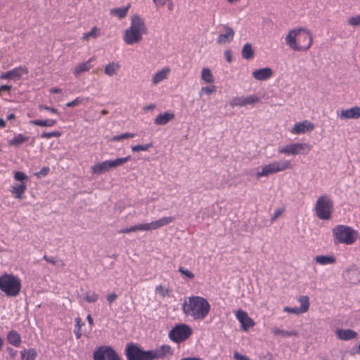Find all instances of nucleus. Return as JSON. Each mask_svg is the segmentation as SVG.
<instances>
[{
	"instance_id": "nucleus-10",
	"label": "nucleus",
	"mask_w": 360,
	"mask_h": 360,
	"mask_svg": "<svg viewBox=\"0 0 360 360\" xmlns=\"http://www.w3.org/2000/svg\"><path fill=\"white\" fill-rule=\"evenodd\" d=\"M15 183L11 186V193L16 199H22L27 190V184L28 176L22 172H15L13 174Z\"/></svg>"
},
{
	"instance_id": "nucleus-12",
	"label": "nucleus",
	"mask_w": 360,
	"mask_h": 360,
	"mask_svg": "<svg viewBox=\"0 0 360 360\" xmlns=\"http://www.w3.org/2000/svg\"><path fill=\"white\" fill-rule=\"evenodd\" d=\"M260 98L255 94H250L247 96H235L230 101V105L232 108L245 107L247 105H254L259 103Z\"/></svg>"
},
{
	"instance_id": "nucleus-50",
	"label": "nucleus",
	"mask_w": 360,
	"mask_h": 360,
	"mask_svg": "<svg viewBox=\"0 0 360 360\" xmlns=\"http://www.w3.org/2000/svg\"><path fill=\"white\" fill-rule=\"evenodd\" d=\"M283 310L284 312H286L288 314H295V315L300 314V313L298 310V308L297 307H285Z\"/></svg>"
},
{
	"instance_id": "nucleus-25",
	"label": "nucleus",
	"mask_w": 360,
	"mask_h": 360,
	"mask_svg": "<svg viewBox=\"0 0 360 360\" xmlns=\"http://www.w3.org/2000/svg\"><path fill=\"white\" fill-rule=\"evenodd\" d=\"M129 8L130 4H127L122 7L113 8L110 10V15L119 20H122L127 15Z\"/></svg>"
},
{
	"instance_id": "nucleus-59",
	"label": "nucleus",
	"mask_w": 360,
	"mask_h": 360,
	"mask_svg": "<svg viewBox=\"0 0 360 360\" xmlns=\"http://www.w3.org/2000/svg\"><path fill=\"white\" fill-rule=\"evenodd\" d=\"M155 108V105L153 104V103H150L149 105H146L144 108H143V110L145 111H150V110H153L154 108Z\"/></svg>"
},
{
	"instance_id": "nucleus-63",
	"label": "nucleus",
	"mask_w": 360,
	"mask_h": 360,
	"mask_svg": "<svg viewBox=\"0 0 360 360\" xmlns=\"http://www.w3.org/2000/svg\"><path fill=\"white\" fill-rule=\"evenodd\" d=\"M44 258L48 262L51 263V264H55V261L53 259L48 258L46 256H44Z\"/></svg>"
},
{
	"instance_id": "nucleus-57",
	"label": "nucleus",
	"mask_w": 360,
	"mask_h": 360,
	"mask_svg": "<svg viewBox=\"0 0 360 360\" xmlns=\"http://www.w3.org/2000/svg\"><path fill=\"white\" fill-rule=\"evenodd\" d=\"M117 297L115 293H110L107 296V300L110 303L113 302Z\"/></svg>"
},
{
	"instance_id": "nucleus-17",
	"label": "nucleus",
	"mask_w": 360,
	"mask_h": 360,
	"mask_svg": "<svg viewBox=\"0 0 360 360\" xmlns=\"http://www.w3.org/2000/svg\"><path fill=\"white\" fill-rule=\"evenodd\" d=\"M28 72L27 68L22 66L16 67L9 71L2 72L0 75L1 79L15 80L21 78Z\"/></svg>"
},
{
	"instance_id": "nucleus-31",
	"label": "nucleus",
	"mask_w": 360,
	"mask_h": 360,
	"mask_svg": "<svg viewBox=\"0 0 360 360\" xmlns=\"http://www.w3.org/2000/svg\"><path fill=\"white\" fill-rule=\"evenodd\" d=\"M241 55L244 59L251 60L254 58L255 51L250 43H245L241 49Z\"/></svg>"
},
{
	"instance_id": "nucleus-29",
	"label": "nucleus",
	"mask_w": 360,
	"mask_h": 360,
	"mask_svg": "<svg viewBox=\"0 0 360 360\" xmlns=\"http://www.w3.org/2000/svg\"><path fill=\"white\" fill-rule=\"evenodd\" d=\"M297 302L300 304L297 308L300 314L307 312L310 306L309 297L307 295H301L298 297Z\"/></svg>"
},
{
	"instance_id": "nucleus-46",
	"label": "nucleus",
	"mask_w": 360,
	"mask_h": 360,
	"mask_svg": "<svg viewBox=\"0 0 360 360\" xmlns=\"http://www.w3.org/2000/svg\"><path fill=\"white\" fill-rule=\"evenodd\" d=\"M61 133L58 131H53L51 132H44L41 134V137L43 139H50L51 137H60Z\"/></svg>"
},
{
	"instance_id": "nucleus-55",
	"label": "nucleus",
	"mask_w": 360,
	"mask_h": 360,
	"mask_svg": "<svg viewBox=\"0 0 360 360\" xmlns=\"http://www.w3.org/2000/svg\"><path fill=\"white\" fill-rule=\"evenodd\" d=\"M233 358L235 360H250L248 356L243 355L238 352H235L233 353Z\"/></svg>"
},
{
	"instance_id": "nucleus-8",
	"label": "nucleus",
	"mask_w": 360,
	"mask_h": 360,
	"mask_svg": "<svg viewBox=\"0 0 360 360\" xmlns=\"http://www.w3.org/2000/svg\"><path fill=\"white\" fill-rule=\"evenodd\" d=\"M317 217L322 220H329L333 214V202L327 195H323L318 198L314 207Z\"/></svg>"
},
{
	"instance_id": "nucleus-51",
	"label": "nucleus",
	"mask_w": 360,
	"mask_h": 360,
	"mask_svg": "<svg viewBox=\"0 0 360 360\" xmlns=\"http://www.w3.org/2000/svg\"><path fill=\"white\" fill-rule=\"evenodd\" d=\"M85 299L89 302H95L98 299V295L94 292L86 294Z\"/></svg>"
},
{
	"instance_id": "nucleus-47",
	"label": "nucleus",
	"mask_w": 360,
	"mask_h": 360,
	"mask_svg": "<svg viewBox=\"0 0 360 360\" xmlns=\"http://www.w3.org/2000/svg\"><path fill=\"white\" fill-rule=\"evenodd\" d=\"M136 231H152L150 223H143L136 224Z\"/></svg>"
},
{
	"instance_id": "nucleus-32",
	"label": "nucleus",
	"mask_w": 360,
	"mask_h": 360,
	"mask_svg": "<svg viewBox=\"0 0 360 360\" xmlns=\"http://www.w3.org/2000/svg\"><path fill=\"white\" fill-rule=\"evenodd\" d=\"M91 171L92 174H96V175H99V174L108 172V169L105 160H104L101 162L96 163L95 165H94L91 167Z\"/></svg>"
},
{
	"instance_id": "nucleus-28",
	"label": "nucleus",
	"mask_w": 360,
	"mask_h": 360,
	"mask_svg": "<svg viewBox=\"0 0 360 360\" xmlns=\"http://www.w3.org/2000/svg\"><path fill=\"white\" fill-rule=\"evenodd\" d=\"M130 160V156H127L124 158H117L114 160H106V164L108 169V171L112 169H115L118 167L122 166L127 161Z\"/></svg>"
},
{
	"instance_id": "nucleus-1",
	"label": "nucleus",
	"mask_w": 360,
	"mask_h": 360,
	"mask_svg": "<svg viewBox=\"0 0 360 360\" xmlns=\"http://www.w3.org/2000/svg\"><path fill=\"white\" fill-rule=\"evenodd\" d=\"M172 349L169 345H163L154 349L145 350L138 344L128 343L124 349L127 360H155L171 356Z\"/></svg>"
},
{
	"instance_id": "nucleus-39",
	"label": "nucleus",
	"mask_w": 360,
	"mask_h": 360,
	"mask_svg": "<svg viewBox=\"0 0 360 360\" xmlns=\"http://www.w3.org/2000/svg\"><path fill=\"white\" fill-rule=\"evenodd\" d=\"M337 338H356L357 333L351 329H338L335 332Z\"/></svg>"
},
{
	"instance_id": "nucleus-15",
	"label": "nucleus",
	"mask_w": 360,
	"mask_h": 360,
	"mask_svg": "<svg viewBox=\"0 0 360 360\" xmlns=\"http://www.w3.org/2000/svg\"><path fill=\"white\" fill-rule=\"evenodd\" d=\"M315 128V125L311 121L304 120L294 124L290 132L292 134H304L312 131Z\"/></svg>"
},
{
	"instance_id": "nucleus-58",
	"label": "nucleus",
	"mask_w": 360,
	"mask_h": 360,
	"mask_svg": "<svg viewBox=\"0 0 360 360\" xmlns=\"http://www.w3.org/2000/svg\"><path fill=\"white\" fill-rule=\"evenodd\" d=\"M11 89V86L10 85H2L0 86V95H2L3 93L6 91H10Z\"/></svg>"
},
{
	"instance_id": "nucleus-24",
	"label": "nucleus",
	"mask_w": 360,
	"mask_h": 360,
	"mask_svg": "<svg viewBox=\"0 0 360 360\" xmlns=\"http://www.w3.org/2000/svg\"><path fill=\"white\" fill-rule=\"evenodd\" d=\"M315 262L321 266L333 264L336 262V257L333 254L319 255L314 257Z\"/></svg>"
},
{
	"instance_id": "nucleus-6",
	"label": "nucleus",
	"mask_w": 360,
	"mask_h": 360,
	"mask_svg": "<svg viewBox=\"0 0 360 360\" xmlns=\"http://www.w3.org/2000/svg\"><path fill=\"white\" fill-rule=\"evenodd\" d=\"M332 236L335 244L352 245L356 240L358 233L351 226L338 224L333 228Z\"/></svg>"
},
{
	"instance_id": "nucleus-18",
	"label": "nucleus",
	"mask_w": 360,
	"mask_h": 360,
	"mask_svg": "<svg viewBox=\"0 0 360 360\" xmlns=\"http://www.w3.org/2000/svg\"><path fill=\"white\" fill-rule=\"evenodd\" d=\"M234 36L235 32L233 29L228 25H224L223 31L217 37L216 42L221 46L226 45L233 41Z\"/></svg>"
},
{
	"instance_id": "nucleus-19",
	"label": "nucleus",
	"mask_w": 360,
	"mask_h": 360,
	"mask_svg": "<svg viewBox=\"0 0 360 360\" xmlns=\"http://www.w3.org/2000/svg\"><path fill=\"white\" fill-rule=\"evenodd\" d=\"M192 329L186 324L181 323L174 326L169 333V338H188Z\"/></svg>"
},
{
	"instance_id": "nucleus-64",
	"label": "nucleus",
	"mask_w": 360,
	"mask_h": 360,
	"mask_svg": "<svg viewBox=\"0 0 360 360\" xmlns=\"http://www.w3.org/2000/svg\"><path fill=\"white\" fill-rule=\"evenodd\" d=\"M86 319H87L90 325H92V323H93V319L91 318V316L90 315L87 316Z\"/></svg>"
},
{
	"instance_id": "nucleus-44",
	"label": "nucleus",
	"mask_w": 360,
	"mask_h": 360,
	"mask_svg": "<svg viewBox=\"0 0 360 360\" xmlns=\"http://www.w3.org/2000/svg\"><path fill=\"white\" fill-rule=\"evenodd\" d=\"M347 23L352 27L360 26V13L347 19Z\"/></svg>"
},
{
	"instance_id": "nucleus-60",
	"label": "nucleus",
	"mask_w": 360,
	"mask_h": 360,
	"mask_svg": "<svg viewBox=\"0 0 360 360\" xmlns=\"http://www.w3.org/2000/svg\"><path fill=\"white\" fill-rule=\"evenodd\" d=\"M10 343L14 346H18L20 344V339H9Z\"/></svg>"
},
{
	"instance_id": "nucleus-14",
	"label": "nucleus",
	"mask_w": 360,
	"mask_h": 360,
	"mask_svg": "<svg viewBox=\"0 0 360 360\" xmlns=\"http://www.w3.org/2000/svg\"><path fill=\"white\" fill-rule=\"evenodd\" d=\"M235 316L236 319L240 323L241 329H243V330H248L255 324V321L252 318L250 317L248 314L242 309H238L235 312Z\"/></svg>"
},
{
	"instance_id": "nucleus-23",
	"label": "nucleus",
	"mask_w": 360,
	"mask_h": 360,
	"mask_svg": "<svg viewBox=\"0 0 360 360\" xmlns=\"http://www.w3.org/2000/svg\"><path fill=\"white\" fill-rule=\"evenodd\" d=\"M175 117V114L171 110L165 111L156 116L154 123L156 125H165Z\"/></svg>"
},
{
	"instance_id": "nucleus-34",
	"label": "nucleus",
	"mask_w": 360,
	"mask_h": 360,
	"mask_svg": "<svg viewBox=\"0 0 360 360\" xmlns=\"http://www.w3.org/2000/svg\"><path fill=\"white\" fill-rule=\"evenodd\" d=\"M29 137L24 136L22 134H18L15 135L13 139L8 141V145L12 146L18 147L22 145L23 143L27 141Z\"/></svg>"
},
{
	"instance_id": "nucleus-11",
	"label": "nucleus",
	"mask_w": 360,
	"mask_h": 360,
	"mask_svg": "<svg viewBox=\"0 0 360 360\" xmlns=\"http://www.w3.org/2000/svg\"><path fill=\"white\" fill-rule=\"evenodd\" d=\"M93 359L94 360H122L118 352L108 345L96 347L93 353Z\"/></svg>"
},
{
	"instance_id": "nucleus-42",
	"label": "nucleus",
	"mask_w": 360,
	"mask_h": 360,
	"mask_svg": "<svg viewBox=\"0 0 360 360\" xmlns=\"http://www.w3.org/2000/svg\"><path fill=\"white\" fill-rule=\"evenodd\" d=\"M178 270L179 272L184 278L191 280L195 277L194 274L191 271L185 267L179 266Z\"/></svg>"
},
{
	"instance_id": "nucleus-3",
	"label": "nucleus",
	"mask_w": 360,
	"mask_h": 360,
	"mask_svg": "<svg viewBox=\"0 0 360 360\" xmlns=\"http://www.w3.org/2000/svg\"><path fill=\"white\" fill-rule=\"evenodd\" d=\"M184 314L193 320H203L209 314L211 305L203 297L193 295L186 297L181 306Z\"/></svg>"
},
{
	"instance_id": "nucleus-41",
	"label": "nucleus",
	"mask_w": 360,
	"mask_h": 360,
	"mask_svg": "<svg viewBox=\"0 0 360 360\" xmlns=\"http://www.w3.org/2000/svg\"><path fill=\"white\" fill-rule=\"evenodd\" d=\"M133 137H134V134L129 133V132H126V133H123V134H122L120 135H117V136H112L110 139V141H113V142H116V141H122L124 139H131Z\"/></svg>"
},
{
	"instance_id": "nucleus-53",
	"label": "nucleus",
	"mask_w": 360,
	"mask_h": 360,
	"mask_svg": "<svg viewBox=\"0 0 360 360\" xmlns=\"http://www.w3.org/2000/svg\"><path fill=\"white\" fill-rule=\"evenodd\" d=\"M49 167H44L39 172H37L35 175L38 177L45 176L49 174Z\"/></svg>"
},
{
	"instance_id": "nucleus-36",
	"label": "nucleus",
	"mask_w": 360,
	"mask_h": 360,
	"mask_svg": "<svg viewBox=\"0 0 360 360\" xmlns=\"http://www.w3.org/2000/svg\"><path fill=\"white\" fill-rule=\"evenodd\" d=\"M155 9L158 10L167 6L168 10H173L174 4L172 0H152Z\"/></svg>"
},
{
	"instance_id": "nucleus-38",
	"label": "nucleus",
	"mask_w": 360,
	"mask_h": 360,
	"mask_svg": "<svg viewBox=\"0 0 360 360\" xmlns=\"http://www.w3.org/2000/svg\"><path fill=\"white\" fill-rule=\"evenodd\" d=\"M217 91V86L214 84H207V86H202L198 92L200 96H210L215 94Z\"/></svg>"
},
{
	"instance_id": "nucleus-43",
	"label": "nucleus",
	"mask_w": 360,
	"mask_h": 360,
	"mask_svg": "<svg viewBox=\"0 0 360 360\" xmlns=\"http://www.w3.org/2000/svg\"><path fill=\"white\" fill-rule=\"evenodd\" d=\"M152 146H153L152 143H149L143 144V145H136V146H131V150L134 153L139 152V151H146L150 148H151Z\"/></svg>"
},
{
	"instance_id": "nucleus-22",
	"label": "nucleus",
	"mask_w": 360,
	"mask_h": 360,
	"mask_svg": "<svg viewBox=\"0 0 360 360\" xmlns=\"http://www.w3.org/2000/svg\"><path fill=\"white\" fill-rule=\"evenodd\" d=\"M94 60V57H91L87 60L77 64L72 70L74 75L77 77L82 73L89 72L92 68L91 63Z\"/></svg>"
},
{
	"instance_id": "nucleus-35",
	"label": "nucleus",
	"mask_w": 360,
	"mask_h": 360,
	"mask_svg": "<svg viewBox=\"0 0 360 360\" xmlns=\"http://www.w3.org/2000/svg\"><path fill=\"white\" fill-rule=\"evenodd\" d=\"M101 35V28L94 26L89 32H85L82 34V39L84 41H88L91 38L96 39Z\"/></svg>"
},
{
	"instance_id": "nucleus-9",
	"label": "nucleus",
	"mask_w": 360,
	"mask_h": 360,
	"mask_svg": "<svg viewBox=\"0 0 360 360\" xmlns=\"http://www.w3.org/2000/svg\"><path fill=\"white\" fill-rule=\"evenodd\" d=\"M311 150V146L304 142H294L280 147L278 150V153L296 156L298 155H306Z\"/></svg>"
},
{
	"instance_id": "nucleus-37",
	"label": "nucleus",
	"mask_w": 360,
	"mask_h": 360,
	"mask_svg": "<svg viewBox=\"0 0 360 360\" xmlns=\"http://www.w3.org/2000/svg\"><path fill=\"white\" fill-rule=\"evenodd\" d=\"M155 293L160 297L165 299L170 296L171 290L165 285H158L155 288Z\"/></svg>"
},
{
	"instance_id": "nucleus-61",
	"label": "nucleus",
	"mask_w": 360,
	"mask_h": 360,
	"mask_svg": "<svg viewBox=\"0 0 360 360\" xmlns=\"http://www.w3.org/2000/svg\"><path fill=\"white\" fill-rule=\"evenodd\" d=\"M49 91L51 94H60L62 92V89L57 87L51 88Z\"/></svg>"
},
{
	"instance_id": "nucleus-62",
	"label": "nucleus",
	"mask_w": 360,
	"mask_h": 360,
	"mask_svg": "<svg viewBox=\"0 0 360 360\" xmlns=\"http://www.w3.org/2000/svg\"><path fill=\"white\" fill-rule=\"evenodd\" d=\"M18 335L15 332L11 331L9 333L7 338H18Z\"/></svg>"
},
{
	"instance_id": "nucleus-20",
	"label": "nucleus",
	"mask_w": 360,
	"mask_h": 360,
	"mask_svg": "<svg viewBox=\"0 0 360 360\" xmlns=\"http://www.w3.org/2000/svg\"><path fill=\"white\" fill-rule=\"evenodd\" d=\"M274 75L273 70L269 67L255 69L252 72V77L257 81H266Z\"/></svg>"
},
{
	"instance_id": "nucleus-45",
	"label": "nucleus",
	"mask_w": 360,
	"mask_h": 360,
	"mask_svg": "<svg viewBox=\"0 0 360 360\" xmlns=\"http://www.w3.org/2000/svg\"><path fill=\"white\" fill-rule=\"evenodd\" d=\"M273 335H281V336H292V335H296L294 333H289L285 330H282L279 328H274L272 329Z\"/></svg>"
},
{
	"instance_id": "nucleus-52",
	"label": "nucleus",
	"mask_w": 360,
	"mask_h": 360,
	"mask_svg": "<svg viewBox=\"0 0 360 360\" xmlns=\"http://www.w3.org/2000/svg\"><path fill=\"white\" fill-rule=\"evenodd\" d=\"M224 58L228 63H231L233 60V53L231 49H226L224 52Z\"/></svg>"
},
{
	"instance_id": "nucleus-7",
	"label": "nucleus",
	"mask_w": 360,
	"mask_h": 360,
	"mask_svg": "<svg viewBox=\"0 0 360 360\" xmlns=\"http://www.w3.org/2000/svg\"><path fill=\"white\" fill-rule=\"evenodd\" d=\"M292 167L288 160H274L257 169L255 178L259 179L262 177H268L276 173H279Z\"/></svg>"
},
{
	"instance_id": "nucleus-26",
	"label": "nucleus",
	"mask_w": 360,
	"mask_h": 360,
	"mask_svg": "<svg viewBox=\"0 0 360 360\" xmlns=\"http://www.w3.org/2000/svg\"><path fill=\"white\" fill-rule=\"evenodd\" d=\"M174 221V217H163L155 221L150 222L151 230H155L167 226L170 223Z\"/></svg>"
},
{
	"instance_id": "nucleus-56",
	"label": "nucleus",
	"mask_w": 360,
	"mask_h": 360,
	"mask_svg": "<svg viewBox=\"0 0 360 360\" xmlns=\"http://www.w3.org/2000/svg\"><path fill=\"white\" fill-rule=\"evenodd\" d=\"M136 225L125 228L120 231V232L122 233H128L136 232Z\"/></svg>"
},
{
	"instance_id": "nucleus-5",
	"label": "nucleus",
	"mask_w": 360,
	"mask_h": 360,
	"mask_svg": "<svg viewBox=\"0 0 360 360\" xmlns=\"http://www.w3.org/2000/svg\"><path fill=\"white\" fill-rule=\"evenodd\" d=\"M22 288L21 281L18 276L4 273L0 276V290L7 297L18 296Z\"/></svg>"
},
{
	"instance_id": "nucleus-4",
	"label": "nucleus",
	"mask_w": 360,
	"mask_h": 360,
	"mask_svg": "<svg viewBox=\"0 0 360 360\" xmlns=\"http://www.w3.org/2000/svg\"><path fill=\"white\" fill-rule=\"evenodd\" d=\"M148 28L145 20L138 14L130 18V22L122 34L124 43L128 46L138 44L142 41L143 36L147 34Z\"/></svg>"
},
{
	"instance_id": "nucleus-16",
	"label": "nucleus",
	"mask_w": 360,
	"mask_h": 360,
	"mask_svg": "<svg viewBox=\"0 0 360 360\" xmlns=\"http://www.w3.org/2000/svg\"><path fill=\"white\" fill-rule=\"evenodd\" d=\"M341 120H358L360 118V107L354 105L340 110L338 114Z\"/></svg>"
},
{
	"instance_id": "nucleus-27",
	"label": "nucleus",
	"mask_w": 360,
	"mask_h": 360,
	"mask_svg": "<svg viewBox=\"0 0 360 360\" xmlns=\"http://www.w3.org/2000/svg\"><path fill=\"white\" fill-rule=\"evenodd\" d=\"M200 79L203 84H214V77L210 68L207 67L202 68L200 72Z\"/></svg>"
},
{
	"instance_id": "nucleus-49",
	"label": "nucleus",
	"mask_w": 360,
	"mask_h": 360,
	"mask_svg": "<svg viewBox=\"0 0 360 360\" xmlns=\"http://www.w3.org/2000/svg\"><path fill=\"white\" fill-rule=\"evenodd\" d=\"M84 99L83 98H81V97H77L76 98L75 100L70 101V102H68L65 104V105L67 107H73V106H76V105H79L80 103H82L83 102Z\"/></svg>"
},
{
	"instance_id": "nucleus-2",
	"label": "nucleus",
	"mask_w": 360,
	"mask_h": 360,
	"mask_svg": "<svg viewBox=\"0 0 360 360\" xmlns=\"http://www.w3.org/2000/svg\"><path fill=\"white\" fill-rule=\"evenodd\" d=\"M313 41L311 32L304 27H295L289 30L285 37L286 46L296 52L308 51L311 47Z\"/></svg>"
},
{
	"instance_id": "nucleus-40",
	"label": "nucleus",
	"mask_w": 360,
	"mask_h": 360,
	"mask_svg": "<svg viewBox=\"0 0 360 360\" xmlns=\"http://www.w3.org/2000/svg\"><path fill=\"white\" fill-rule=\"evenodd\" d=\"M20 354L25 360H35L37 356V352L34 349H25L21 351Z\"/></svg>"
},
{
	"instance_id": "nucleus-13",
	"label": "nucleus",
	"mask_w": 360,
	"mask_h": 360,
	"mask_svg": "<svg viewBox=\"0 0 360 360\" xmlns=\"http://www.w3.org/2000/svg\"><path fill=\"white\" fill-rule=\"evenodd\" d=\"M171 74V68L168 66L162 67L155 71L150 77V84L157 86L166 82Z\"/></svg>"
},
{
	"instance_id": "nucleus-54",
	"label": "nucleus",
	"mask_w": 360,
	"mask_h": 360,
	"mask_svg": "<svg viewBox=\"0 0 360 360\" xmlns=\"http://www.w3.org/2000/svg\"><path fill=\"white\" fill-rule=\"evenodd\" d=\"M283 212V209H281V208L276 209L274 211V212L271 217V221H274L278 217H279L282 214Z\"/></svg>"
},
{
	"instance_id": "nucleus-33",
	"label": "nucleus",
	"mask_w": 360,
	"mask_h": 360,
	"mask_svg": "<svg viewBox=\"0 0 360 360\" xmlns=\"http://www.w3.org/2000/svg\"><path fill=\"white\" fill-rule=\"evenodd\" d=\"M30 123L34 126L44 127H51L57 123V120L54 119L47 120H33Z\"/></svg>"
},
{
	"instance_id": "nucleus-21",
	"label": "nucleus",
	"mask_w": 360,
	"mask_h": 360,
	"mask_svg": "<svg viewBox=\"0 0 360 360\" xmlns=\"http://www.w3.org/2000/svg\"><path fill=\"white\" fill-rule=\"evenodd\" d=\"M344 278L351 284L360 283V271L356 268H348L343 274Z\"/></svg>"
},
{
	"instance_id": "nucleus-48",
	"label": "nucleus",
	"mask_w": 360,
	"mask_h": 360,
	"mask_svg": "<svg viewBox=\"0 0 360 360\" xmlns=\"http://www.w3.org/2000/svg\"><path fill=\"white\" fill-rule=\"evenodd\" d=\"M38 108L40 111L46 110V111L49 112L51 114H58V109L53 108V107H49V106L41 104V105H39Z\"/></svg>"
},
{
	"instance_id": "nucleus-30",
	"label": "nucleus",
	"mask_w": 360,
	"mask_h": 360,
	"mask_svg": "<svg viewBox=\"0 0 360 360\" xmlns=\"http://www.w3.org/2000/svg\"><path fill=\"white\" fill-rule=\"evenodd\" d=\"M120 68V65L117 62H110L108 63L104 68V72L108 77L116 75Z\"/></svg>"
}]
</instances>
